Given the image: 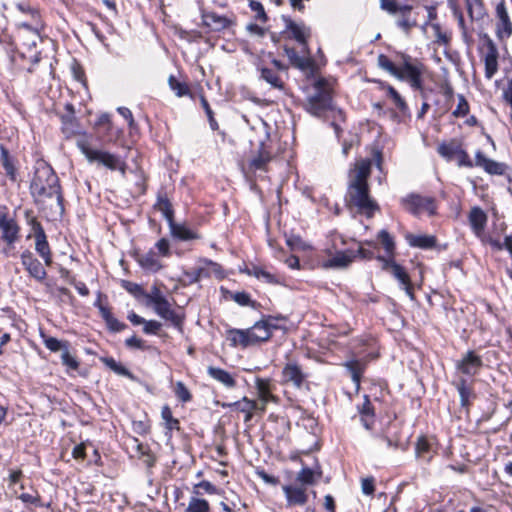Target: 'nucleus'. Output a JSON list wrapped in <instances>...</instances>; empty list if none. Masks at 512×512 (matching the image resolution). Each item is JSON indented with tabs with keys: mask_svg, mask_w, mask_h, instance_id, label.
Segmentation results:
<instances>
[{
	"mask_svg": "<svg viewBox=\"0 0 512 512\" xmlns=\"http://www.w3.org/2000/svg\"><path fill=\"white\" fill-rule=\"evenodd\" d=\"M174 392H175V395L177 396V398L184 403L189 402L192 398L191 393L189 392L187 387L184 385V383L181 381H178L176 383Z\"/></svg>",
	"mask_w": 512,
	"mask_h": 512,
	"instance_id": "55",
	"label": "nucleus"
},
{
	"mask_svg": "<svg viewBox=\"0 0 512 512\" xmlns=\"http://www.w3.org/2000/svg\"><path fill=\"white\" fill-rule=\"evenodd\" d=\"M376 355L368 354L364 357H355L345 362L344 366L351 374V379L358 389L360 387L361 378L366 368L367 363L371 358H375Z\"/></svg>",
	"mask_w": 512,
	"mask_h": 512,
	"instance_id": "19",
	"label": "nucleus"
},
{
	"mask_svg": "<svg viewBox=\"0 0 512 512\" xmlns=\"http://www.w3.org/2000/svg\"><path fill=\"white\" fill-rule=\"evenodd\" d=\"M154 208L161 212L167 223L174 220V211L172 205L167 198L166 194L159 191L157 194V201L154 204Z\"/></svg>",
	"mask_w": 512,
	"mask_h": 512,
	"instance_id": "37",
	"label": "nucleus"
},
{
	"mask_svg": "<svg viewBox=\"0 0 512 512\" xmlns=\"http://www.w3.org/2000/svg\"><path fill=\"white\" fill-rule=\"evenodd\" d=\"M184 275L188 278L190 284L197 283L203 278H209L206 263L200 262L197 267L185 271Z\"/></svg>",
	"mask_w": 512,
	"mask_h": 512,
	"instance_id": "43",
	"label": "nucleus"
},
{
	"mask_svg": "<svg viewBox=\"0 0 512 512\" xmlns=\"http://www.w3.org/2000/svg\"><path fill=\"white\" fill-rule=\"evenodd\" d=\"M201 19L205 27L212 31L220 32L235 24L233 18L219 15L213 11L201 10Z\"/></svg>",
	"mask_w": 512,
	"mask_h": 512,
	"instance_id": "15",
	"label": "nucleus"
},
{
	"mask_svg": "<svg viewBox=\"0 0 512 512\" xmlns=\"http://www.w3.org/2000/svg\"><path fill=\"white\" fill-rule=\"evenodd\" d=\"M380 6L389 14H400L396 24L403 31L409 32L411 28L417 25L416 19L411 17V5H400L396 2V0H380Z\"/></svg>",
	"mask_w": 512,
	"mask_h": 512,
	"instance_id": "7",
	"label": "nucleus"
},
{
	"mask_svg": "<svg viewBox=\"0 0 512 512\" xmlns=\"http://www.w3.org/2000/svg\"><path fill=\"white\" fill-rule=\"evenodd\" d=\"M2 168L5 175L13 182L17 181V167L15 162H2Z\"/></svg>",
	"mask_w": 512,
	"mask_h": 512,
	"instance_id": "60",
	"label": "nucleus"
},
{
	"mask_svg": "<svg viewBox=\"0 0 512 512\" xmlns=\"http://www.w3.org/2000/svg\"><path fill=\"white\" fill-rule=\"evenodd\" d=\"M170 234L181 241H189L199 238L198 234L184 224H178L174 220L168 223Z\"/></svg>",
	"mask_w": 512,
	"mask_h": 512,
	"instance_id": "31",
	"label": "nucleus"
},
{
	"mask_svg": "<svg viewBox=\"0 0 512 512\" xmlns=\"http://www.w3.org/2000/svg\"><path fill=\"white\" fill-rule=\"evenodd\" d=\"M207 374L210 378L221 384L226 389H233L236 387V375L225 369L216 366H208Z\"/></svg>",
	"mask_w": 512,
	"mask_h": 512,
	"instance_id": "26",
	"label": "nucleus"
},
{
	"mask_svg": "<svg viewBox=\"0 0 512 512\" xmlns=\"http://www.w3.org/2000/svg\"><path fill=\"white\" fill-rule=\"evenodd\" d=\"M21 263L35 280L42 282L45 280L47 273L41 262L34 257L31 251L25 250L21 254Z\"/></svg>",
	"mask_w": 512,
	"mask_h": 512,
	"instance_id": "17",
	"label": "nucleus"
},
{
	"mask_svg": "<svg viewBox=\"0 0 512 512\" xmlns=\"http://www.w3.org/2000/svg\"><path fill=\"white\" fill-rule=\"evenodd\" d=\"M483 366L481 356L475 351L468 350L462 357L455 362L456 370L466 376L473 377L477 375Z\"/></svg>",
	"mask_w": 512,
	"mask_h": 512,
	"instance_id": "12",
	"label": "nucleus"
},
{
	"mask_svg": "<svg viewBox=\"0 0 512 512\" xmlns=\"http://www.w3.org/2000/svg\"><path fill=\"white\" fill-rule=\"evenodd\" d=\"M484 39V45L486 48L483 60H484V66H485V77L487 79H492L494 75L498 72L499 65H498V58H499V51L494 43V41L491 39V37L488 34L483 35Z\"/></svg>",
	"mask_w": 512,
	"mask_h": 512,
	"instance_id": "11",
	"label": "nucleus"
},
{
	"mask_svg": "<svg viewBox=\"0 0 512 512\" xmlns=\"http://www.w3.org/2000/svg\"><path fill=\"white\" fill-rule=\"evenodd\" d=\"M495 35L499 41H505L512 36V21L504 0L496 5Z\"/></svg>",
	"mask_w": 512,
	"mask_h": 512,
	"instance_id": "9",
	"label": "nucleus"
},
{
	"mask_svg": "<svg viewBox=\"0 0 512 512\" xmlns=\"http://www.w3.org/2000/svg\"><path fill=\"white\" fill-rule=\"evenodd\" d=\"M0 230L2 232L1 239L7 244L11 245L17 240L19 226L15 219L6 212H0Z\"/></svg>",
	"mask_w": 512,
	"mask_h": 512,
	"instance_id": "21",
	"label": "nucleus"
},
{
	"mask_svg": "<svg viewBox=\"0 0 512 512\" xmlns=\"http://www.w3.org/2000/svg\"><path fill=\"white\" fill-rule=\"evenodd\" d=\"M372 162H355L348 174V187L346 201L350 206L366 215L368 218L374 216L380 210L377 202L371 198L369 193L368 178L371 174Z\"/></svg>",
	"mask_w": 512,
	"mask_h": 512,
	"instance_id": "1",
	"label": "nucleus"
},
{
	"mask_svg": "<svg viewBox=\"0 0 512 512\" xmlns=\"http://www.w3.org/2000/svg\"><path fill=\"white\" fill-rule=\"evenodd\" d=\"M249 7L253 12L256 13V15H255L256 20L261 21L263 23H265L268 20V17L266 15L264 7L259 1L250 0Z\"/></svg>",
	"mask_w": 512,
	"mask_h": 512,
	"instance_id": "54",
	"label": "nucleus"
},
{
	"mask_svg": "<svg viewBox=\"0 0 512 512\" xmlns=\"http://www.w3.org/2000/svg\"><path fill=\"white\" fill-rule=\"evenodd\" d=\"M145 297L147 299V303L152 306L165 298L160 289L156 286H153L151 292L145 294Z\"/></svg>",
	"mask_w": 512,
	"mask_h": 512,
	"instance_id": "59",
	"label": "nucleus"
},
{
	"mask_svg": "<svg viewBox=\"0 0 512 512\" xmlns=\"http://www.w3.org/2000/svg\"><path fill=\"white\" fill-rule=\"evenodd\" d=\"M157 254L162 257H169L171 255L170 242L166 238H161L155 243Z\"/></svg>",
	"mask_w": 512,
	"mask_h": 512,
	"instance_id": "57",
	"label": "nucleus"
},
{
	"mask_svg": "<svg viewBox=\"0 0 512 512\" xmlns=\"http://www.w3.org/2000/svg\"><path fill=\"white\" fill-rule=\"evenodd\" d=\"M422 73L423 65L421 63L413 62L410 56H401L397 79L408 81L413 89L421 90L423 88Z\"/></svg>",
	"mask_w": 512,
	"mask_h": 512,
	"instance_id": "5",
	"label": "nucleus"
},
{
	"mask_svg": "<svg viewBox=\"0 0 512 512\" xmlns=\"http://www.w3.org/2000/svg\"><path fill=\"white\" fill-rule=\"evenodd\" d=\"M320 477L321 472H316L312 468L304 466L296 474L295 483L308 489L309 486L315 485Z\"/></svg>",
	"mask_w": 512,
	"mask_h": 512,
	"instance_id": "32",
	"label": "nucleus"
},
{
	"mask_svg": "<svg viewBox=\"0 0 512 512\" xmlns=\"http://www.w3.org/2000/svg\"><path fill=\"white\" fill-rule=\"evenodd\" d=\"M96 138L92 135L82 134L76 141L77 147L81 150L87 160H118L111 153L104 151L95 143Z\"/></svg>",
	"mask_w": 512,
	"mask_h": 512,
	"instance_id": "8",
	"label": "nucleus"
},
{
	"mask_svg": "<svg viewBox=\"0 0 512 512\" xmlns=\"http://www.w3.org/2000/svg\"><path fill=\"white\" fill-rule=\"evenodd\" d=\"M137 262L142 269L152 273H156L163 268V264L153 249L138 256Z\"/></svg>",
	"mask_w": 512,
	"mask_h": 512,
	"instance_id": "28",
	"label": "nucleus"
},
{
	"mask_svg": "<svg viewBox=\"0 0 512 512\" xmlns=\"http://www.w3.org/2000/svg\"><path fill=\"white\" fill-rule=\"evenodd\" d=\"M468 221L474 235L481 241L485 240V228L488 221V216L485 211L478 207H472L468 214Z\"/></svg>",
	"mask_w": 512,
	"mask_h": 512,
	"instance_id": "16",
	"label": "nucleus"
},
{
	"mask_svg": "<svg viewBox=\"0 0 512 512\" xmlns=\"http://www.w3.org/2000/svg\"><path fill=\"white\" fill-rule=\"evenodd\" d=\"M402 207L409 213L420 216L427 214L433 216L436 214V204L433 197H425L416 193L408 194L400 199Z\"/></svg>",
	"mask_w": 512,
	"mask_h": 512,
	"instance_id": "6",
	"label": "nucleus"
},
{
	"mask_svg": "<svg viewBox=\"0 0 512 512\" xmlns=\"http://www.w3.org/2000/svg\"><path fill=\"white\" fill-rule=\"evenodd\" d=\"M332 88L327 80L320 78L312 86L307 96L305 109L310 114L320 117L326 111L332 109Z\"/></svg>",
	"mask_w": 512,
	"mask_h": 512,
	"instance_id": "4",
	"label": "nucleus"
},
{
	"mask_svg": "<svg viewBox=\"0 0 512 512\" xmlns=\"http://www.w3.org/2000/svg\"><path fill=\"white\" fill-rule=\"evenodd\" d=\"M405 239L409 246L420 249H431L436 245V237L427 234H413L408 233Z\"/></svg>",
	"mask_w": 512,
	"mask_h": 512,
	"instance_id": "29",
	"label": "nucleus"
},
{
	"mask_svg": "<svg viewBox=\"0 0 512 512\" xmlns=\"http://www.w3.org/2000/svg\"><path fill=\"white\" fill-rule=\"evenodd\" d=\"M360 421L365 429L370 430L375 422L374 408L367 395L364 396V402L358 406Z\"/></svg>",
	"mask_w": 512,
	"mask_h": 512,
	"instance_id": "33",
	"label": "nucleus"
},
{
	"mask_svg": "<svg viewBox=\"0 0 512 512\" xmlns=\"http://www.w3.org/2000/svg\"><path fill=\"white\" fill-rule=\"evenodd\" d=\"M200 263H206L208 269V277L214 275L218 279H223L225 277V273L220 264L209 260V259H201Z\"/></svg>",
	"mask_w": 512,
	"mask_h": 512,
	"instance_id": "51",
	"label": "nucleus"
},
{
	"mask_svg": "<svg viewBox=\"0 0 512 512\" xmlns=\"http://www.w3.org/2000/svg\"><path fill=\"white\" fill-rule=\"evenodd\" d=\"M275 328L276 325H273L270 319L256 322L252 327L248 328L252 345L269 340L272 335V329Z\"/></svg>",
	"mask_w": 512,
	"mask_h": 512,
	"instance_id": "20",
	"label": "nucleus"
},
{
	"mask_svg": "<svg viewBox=\"0 0 512 512\" xmlns=\"http://www.w3.org/2000/svg\"><path fill=\"white\" fill-rule=\"evenodd\" d=\"M121 130L113 125L108 114L99 116L96 122L97 138L105 143L116 141L120 135Z\"/></svg>",
	"mask_w": 512,
	"mask_h": 512,
	"instance_id": "13",
	"label": "nucleus"
},
{
	"mask_svg": "<svg viewBox=\"0 0 512 512\" xmlns=\"http://www.w3.org/2000/svg\"><path fill=\"white\" fill-rule=\"evenodd\" d=\"M43 24L39 13L32 12V21L20 22L17 25V40L20 45L22 57L29 59L33 64L40 61V52L36 50L41 41L40 30Z\"/></svg>",
	"mask_w": 512,
	"mask_h": 512,
	"instance_id": "3",
	"label": "nucleus"
},
{
	"mask_svg": "<svg viewBox=\"0 0 512 512\" xmlns=\"http://www.w3.org/2000/svg\"><path fill=\"white\" fill-rule=\"evenodd\" d=\"M361 489H362V492L365 495H372L374 493V490H375V488H374V478L373 477H368V478L362 479Z\"/></svg>",
	"mask_w": 512,
	"mask_h": 512,
	"instance_id": "64",
	"label": "nucleus"
},
{
	"mask_svg": "<svg viewBox=\"0 0 512 512\" xmlns=\"http://www.w3.org/2000/svg\"><path fill=\"white\" fill-rule=\"evenodd\" d=\"M143 325L144 333L149 335L157 334L162 327L161 323L156 320H145Z\"/></svg>",
	"mask_w": 512,
	"mask_h": 512,
	"instance_id": "61",
	"label": "nucleus"
},
{
	"mask_svg": "<svg viewBox=\"0 0 512 512\" xmlns=\"http://www.w3.org/2000/svg\"><path fill=\"white\" fill-rule=\"evenodd\" d=\"M229 406H235L239 411L243 413H250L258 409L257 403L254 400L248 399L247 397H244L242 400L234 402Z\"/></svg>",
	"mask_w": 512,
	"mask_h": 512,
	"instance_id": "52",
	"label": "nucleus"
},
{
	"mask_svg": "<svg viewBox=\"0 0 512 512\" xmlns=\"http://www.w3.org/2000/svg\"><path fill=\"white\" fill-rule=\"evenodd\" d=\"M122 286H123V288H125L126 291H128L129 293H131L135 296L144 295L142 287L137 283H133L130 281H123Z\"/></svg>",
	"mask_w": 512,
	"mask_h": 512,
	"instance_id": "62",
	"label": "nucleus"
},
{
	"mask_svg": "<svg viewBox=\"0 0 512 512\" xmlns=\"http://www.w3.org/2000/svg\"><path fill=\"white\" fill-rule=\"evenodd\" d=\"M282 20L285 23V31H289L291 38L295 39L306 48L307 39L310 36V29L306 27L304 23L295 22L288 16H282Z\"/></svg>",
	"mask_w": 512,
	"mask_h": 512,
	"instance_id": "23",
	"label": "nucleus"
},
{
	"mask_svg": "<svg viewBox=\"0 0 512 512\" xmlns=\"http://www.w3.org/2000/svg\"><path fill=\"white\" fill-rule=\"evenodd\" d=\"M287 507L304 506L309 499L308 489L296 483L282 486Z\"/></svg>",
	"mask_w": 512,
	"mask_h": 512,
	"instance_id": "14",
	"label": "nucleus"
},
{
	"mask_svg": "<svg viewBox=\"0 0 512 512\" xmlns=\"http://www.w3.org/2000/svg\"><path fill=\"white\" fill-rule=\"evenodd\" d=\"M391 275L399 282L400 286L405 290L406 295L411 299L414 300V292H413V286L410 280V276L405 271V269L397 264L393 265V269L390 271Z\"/></svg>",
	"mask_w": 512,
	"mask_h": 512,
	"instance_id": "30",
	"label": "nucleus"
},
{
	"mask_svg": "<svg viewBox=\"0 0 512 512\" xmlns=\"http://www.w3.org/2000/svg\"><path fill=\"white\" fill-rule=\"evenodd\" d=\"M186 512H210V505L205 499L192 497L188 503Z\"/></svg>",
	"mask_w": 512,
	"mask_h": 512,
	"instance_id": "49",
	"label": "nucleus"
},
{
	"mask_svg": "<svg viewBox=\"0 0 512 512\" xmlns=\"http://www.w3.org/2000/svg\"><path fill=\"white\" fill-rule=\"evenodd\" d=\"M258 396L262 401L261 410H265V406L268 402L273 401L275 397L272 395L270 390V382L268 379L257 378L255 381Z\"/></svg>",
	"mask_w": 512,
	"mask_h": 512,
	"instance_id": "38",
	"label": "nucleus"
},
{
	"mask_svg": "<svg viewBox=\"0 0 512 512\" xmlns=\"http://www.w3.org/2000/svg\"><path fill=\"white\" fill-rule=\"evenodd\" d=\"M378 240L381 242L387 255L394 256L395 241H394V238L390 235V233L387 230L382 229L379 231Z\"/></svg>",
	"mask_w": 512,
	"mask_h": 512,
	"instance_id": "46",
	"label": "nucleus"
},
{
	"mask_svg": "<svg viewBox=\"0 0 512 512\" xmlns=\"http://www.w3.org/2000/svg\"><path fill=\"white\" fill-rule=\"evenodd\" d=\"M33 231L35 236V250L43 258L45 264L50 266L52 263V254L45 231L38 222L33 224Z\"/></svg>",
	"mask_w": 512,
	"mask_h": 512,
	"instance_id": "18",
	"label": "nucleus"
},
{
	"mask_svg": "<svg viewBox=\"0 0 512 512\" xmlns=\"http://www.w3.org/2000/svg\"><path fill=\"white\" fill-rule=\"evenodd\" d=\"M458 104L456 109L453 111L455 117H464L469 113V104L462 94L458 95Z\"/></svg>",
	"mask_w": 512,
	"mask_h": 512,
	"instance_id": "56",
	"label": "nucleus"
},
{
	"mask_svg": "<svg viewBox=\"0 0 512 512\" xmlns=\"http://www.w3.org/2000/svg\"><path fill=\"white\" fill-rule=\"evenodd\" d=\"M162 418L165 421L166 428L169 430L179 429V421L172 416V412L168 406H164L161 412Z\"/></svg>",
	"mask_w": 512,
	"mask_h": 512,
	"instance_id": "53",
	"label": "nucleus"
},
{
	"mask_svg": "<svg viewBox=\"0 0 512 512\" xmlns=\"http://www.w3.org/2000/svg\"><path fill=\"white\" fill-rule=\"evenodd\" d=\"M30 192L37 205L44 207L48 200H55V210L59 214L64 212L59 179L48 162H40L36 167L30 183Z\"/></svg>",
	"mask_w": 512,
	"mask_h": 512,
	"instance_id": "2",
	"label": "nucleus"
},
{
	"mask_svg": "<svg viewBox=\"0 0 512 512\" xmlns=\"http://www.w3.org/2000/svg\"><path fill=\"white\" fill-rule=\"evenodd\" d=\"M41 337L43 339V343L47 349L51 352L61 351V353L66 350L70 345L67 341H60L55 337L47 336L44 333H41Z\"/></svg>",
	"mask_w": 512,
	"mask_h": 512,
	"instance_id": "45",
	"label": "nucleus"
},
{
	"mask_svg": "<svg viewBox=\"0 0 512 512\" xmlns=\"http://www.w3.org/2000/svg\"><path fill=\"white\" fill-rule=\"evenodd\" d=\"M283 380L291 383L296 388H301L306 380V375L296 363H288L282 371Z\"/></svg>",
	"mask_w": 512,
	"mask_h": 512,
	"instance_id": "27",
	"label": "nucleus"
},
{
	"mask_svg": "<svg viewBox=\"0 0 512 512\" xmlns=\"http://www.w3.org/2000/svg\"><path fill=\"white\" fill-rule=\"evenodd\" d=\"M227 333L232 346H241L243 348L252 346L248 329L233 328L229 329Z\"/></svg>",
	"mask_w": 512,
	"mask_h": 512,
	"instance_id": "34",
	"label": "nucleus"
},
{
	"mask_svg": "<svg viewBox=\"0 0 512 512\" xmlns=\"http://www.w3.org/2000/svg\"><path fill=\"white\" fill-rule=\"evenodd\" d=\"M432 29L434 30L437 43L447 45L450 42V35L441 30L440 24H432Z\"/></svg>",
	"mask_w": 512,
	"mask_h": 512,
	"instance_id": "58",
	"label": "nucleus"
},
{
	"mask_svg": "<svg viewBox=\"0 0 512 512\" xmlns=\"http://www.w3.org/2000/svg\"><path fill=\"white\" fill-rule=\"evenodd\" d=\"M260 79L268 83L272 88L283 90L284 82L280 78L278 72L273 68L260 67Z\"/></svg>",
	"mask_w": 512,
	"mask_h": 512,
	"instance_id": "35",
	"label": "nucleus"
},
{
	"mask_svg": "<svg viewBox=\"0 0 512 512\" xmlns=\"http://www.w3.org/2000/svg\"><path fill=\"white\" fill-rule=\"evenodd\" d=\"M467 12L472 21L482 20L486 16L485 6L482 0H465Z\"/></svg>",
	"mask_w": 512,
	"mask_h": 512,
	"instance_id": "39",
	"label": "nucleus"
},
{
	"mask_svg": "<svg viewBox=\"0 0 512 512\" xmlns=\"http://www.w3.org/2000/svg\"><path fill=\"white\" fill-rule=\"evenodd\" d=\"M378 66L396 77L399 70V63L392 62L386 55L380 54L377 59Z\"/></svg>",
	"mask_w": 512,
	"mask_h": 512,
	"instance_id": "48",
	"label": "nucleus"
},
{
	"mask_svg": "<svg viewBox=\"0 0 512 512\" xmlns=\"http://www.w3.org/2000/svg\"><path fill=\"white\" fill-rule=\"evenodd\" d=\"M455 386L459 393L461 406L468 408L471 398L474 397L472 388L468 385L467 380L464 378H460L456 382Z\"/></svg>",
	"mask_w": 512,
	"mask_h": 512,
	"instance_id": "40",
	"label": "nucleus"
},
{
	"mask_svg": "<svg viewBox=\"0 0 512 512\" xmlns=\"http://www.w3.org/2000/svg\"><path fill=\"white\" fill-rule=\"evenodd\" d=\"M105 323L108 329L112 332H120L126 327L124 323L120 322L113 315L109 319H107Z\"/></svg>",
	"mask_w": 512,
	"mask_h": 512,
	"instance_id": "63",
	"label": "nucleus"
},
{
	"mask_svg": "<svg viewBox=\"0 0 512 512\" xmlns=\"http://www.w3.org/2000/svg\"><path fill=\"white\" fill-rule=\"evenodd\" d=\"M110 170H119L122 175L130 181H133L138 187L139 192L144 193L146 190V177L141 168L135 165L134 168H128L125 162H101ZM136 164V162H134Z\"/></svg>",
	"mask_w": 512,
	"mask_h": 512,
	"instance_id": "10",
	"label": "nucleus"
},
{
	"mask_svg": "<svg viewBox=\"0 0 512 512\" xmlns=\"http://www.w3.org/2000/svg\"><path fill=\"white\" fill-rule=\"evenodd\" d=\"M459 166L472 167L473 164L482 167L487 173L491 175H503L506 172L507 166L504 162H458Z\"/></svg>",
	"mask_w": 512,
	"mask_h": 512,
	"instance_id": "36",
	"label": "nucleus"
},
{
	"mask_svg": "<svg viewBox=\"0 0 512 512\" xmlns=\"http://www.w3.org/2000/svg\"><path fill=\"white\" fill-rule=\"evenodd\" d=\"M284 51L294 67H297L301 70L307 69L309 67V59L298 55L294 48L285 47Z\"/></svg>",
	"mask_w": 512,
	"mask_h": 512,
	"instance_id": "44",
	"label": "nucleus"
},
{
	"mask_svg": "<svg viewBox=\"0 0 512 512\" xmlns=\"http://www.w3.org/2000/svg\"><path fill=\"white\" fill-rule=\"evenodd\" d=\"M168 84L170 89L175 93L177 97H183L190 95V88L185 82H180L177 78L171 75L168 78Z\"/></svg>",
	"mask_w": 512,
	"mask_h": 512,
	"instance_id": "47",
	"label": "nucleus"
},
{
	"mask_svg": "<svg viewBox=\"0 0 512 512\" xmlns=\"http://www.w3.org/2000/svg\"><path fill=\"white\" fill-rule=\"evenodd\" d=\"M61 361L67 368V372L76 371L80 366L78 359L71 354L69 347L61 353Z\"/></svg>",
	"mask_w": 512,
	"mask_h": 512,
	"instance_id": "50",
	"label": "nucleus"
},
{
	"mask_svg": "<svg viewBox=\"0 0 512 512\" xmlns=\"http://www.w3.org/2000/svg\"><path fill=\"white\" fill-rule=\"evenodd\" d=\"M267 162H240V169L245 178L252 181L257 171H266Z\"/></svg>",
	"mask_w": 512,
	"mask_h": 512,
	"instance_id": "42",
	"label": "nucleus"
},
{
	"mask_svg": "<svg viewBox=\"0 0 512 512\" xmlns=\"http://www.w3.org/2000/svg\"><path fill=\"white\" fill-rule=\"evenodd\" d=\"M381 85L382 89L386 90L387 96L393 101L397 109L401 113L406 114L408 112V105L403 97L398 93V91L389 84L381 83Z\"/></svg>",
	"mask_w": 512,
	"mask_h": 512,
	"instance_id": "41",
	"label": "nucleus"
},
{
	"mask_svg": "<svg viewBox=\"0 0 512 512\" xmlns=\"http://www.w3.org/2000/svg\"><path fill=\"white\" fill-rule=\"evenodd\" d=\"M65 112L60 115L62 123V132L67 138L80 133V126L75 117V109L71 103H66L64 106Z\"/></svg>",
	"mask_w": 512,
	"mask_h": 512,
	"instance_id": "22",
	"label": "nucleus"
},
{
	"mask_svg": "<svg viewBox=\"0 0 512 512\" xmlns=\"http://www.w3.org/2000/svg\"><path fill=\"white\" fill-rule=\"evenodd\" d=\"M356 254L351 250L338 251L328 259L322 262V267L325 269H343L349 266Z\"/></svg>",
	"mask_w": 512,
	"mask_h": 512,
	"instance_id": "25",
	"label": "nucleus"
},
{
	"mask_svg": "<svg viewBox=\"0 0 512 512\" xmlns=\"http://www.w3.org/2000/svg\"><path fill=\"white\" fill-rule=\"evenodd\" d=\"M155 313L161 318L171 322L176 328H181L183 324V317L176 313L166 298L153 305Z\"/></svg>",
	"mask_w": 512,
	"mask_h": 512,
	"instance_id": "24",
	"label": "nucleus"
}]
</instances>
